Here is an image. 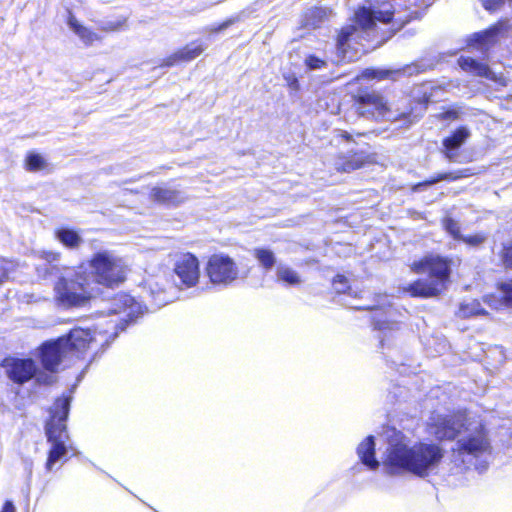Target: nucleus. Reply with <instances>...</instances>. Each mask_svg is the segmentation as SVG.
I'll use <instances>...</instances> for the list:
<instances>
[{
	"label": "nucleus",
	"instance_id": "f257e3e1",
	"mask_svg": "<svg viewBox=\"0 0 512 512\" xmlns=\"http://www.w3.org/2000/svg\"><path fill=\"white\" fill-rule=\"evenodd\" d=\"M428 431L439 440L456 439L451 451L452 463L460 469L474 467L484 471L491 456V443L481 420L466 414L435 415L428 423Z\"/></svg>",
	"mask_w": 512,
	"mask_h": 512
},
{
	"label": "nucleus",
	"instance_id": "412c9836",
	"mask_svg": "<svg viewBox=\"0 0 512 512\" xmlns=\"http://www.w3.org/2000/svg\"><path fill=\"white\" fill-rule=\"evenodd\" d=\"M374 452L375 443L373 436H368L357 448V454L362 463L372 470L379 467V462L375 459Z\"/></svg>",
	"mask_w": 512,
	"mask_h": 512
},
{
	"label": "nucleus",
	"instance_id": "9b49d317",
	"mask_svg": "<svg viewBox=\"0 0 512 512\" xmlns=\"http://www.w3.org/2000/svg\"><path fill=\"white\" fill-rule=\"evenodd\" d=\"M238 267L234 260L224 254L212 255L206 266V273L211 283L229 285L238 277Z\"/></svg>",
	"mask_w": 512,
	"mask_h": 512
},
{
	"label": "nucleus",
	"instance_id": "49530a36",
	"mask_svg": "<svg viewBox=\"0 0 512 512\" xmlns=\"http://www.w3.org/2000/svg\"><path fill=\"white\" fill-rule=\"evenodd\" d=\"M224 27H227V23L223 24L220 29H223Z\"/></svg>",
	"mask_w": 512,
	"mask_h": 512
},
{
	"label": "nucleus",
	"instance_id": "423d86ee",
	"mask_svg": "<svg viewBox=\"0 0 512 512\" xmlns=\"http://www.w3.org/2000/svg\"><path fill=\"white\" fill-rule=\"evenodd\" d=\"M71 397L58 398L51 410V419L46 425L48 441L52 443L49 451L46 469L51 471L56 462L62 460L67 454L65 445L68 439L65 420L68 416Z\"/></svg>",
	"mask_w": 512,
	"mask_h": 512
},
{
	"label": "nucleus",
	"instance_id": "a878e982",
	"mask_svg": "<svg viewBox=\"0 0 512 512\" xmlns=\"http://www.w3.org/2000/svg\"><path fill=\"white\" fill-rule=\"evenodd\" d=\"M60 253L58 252H44L43 258L48 262V265H45L44 267L38 268L39 275H43L44 277H47L48 275H58L60 274V268L54 265V263L58 262L60 259Z\"/></svg>",
	"mask_w": 512,
	"mask_h": 512
},
{
	"label": "nucleus",
	"instance_id": "ddd939ff",
	"mask_svg": "<svg viewBox=\"0 0 512 512\" xmlns=\"http://www.w3.org/2000/svg\"><path fill=\"white\" fill-rule=\"evenodd\" d=\"M174 271L182 284L192 287L200 277L198 259L190 253L184 254L177 260Z\"/></svg>",
	"mask_w": 512,
	"mask_h": 512
},
{
	"label": "nucleus",
	"instance_id": "4be33fe9",
	"mask_svg": "<svg viewBox=\"0 0 512 512\" xmlns=\"http://www.w3.org/2000/svg\"><path fill=\"white\" fill-rule=\"evenodd\" d=\"M499 290L502 298L496 296H485L484 301L493 309H499L502 306L512 307V280L499 284Z\"/></svg>",
	"mask_w": 512,
	"mask_h": 512
},
{
	"label": "nucleus",
	"instance_id": "4c0bfd02",
	"mask_svg": "<svg viewBox=\"0 0 512 512\" xmlns=\"http://www.w3.org/2000/svg\"><path fill=\"white\" fill-rule=\"evenodd\" d=\"M333 286L337 293H346L350 290V287L347 285V279L343 275H337L333 280Z\"/></svg>",
	"mask_w": 512,
	"mask_h": 512
},
{
	"label": "nucleus",
	"instance_id": "a19ab883",
	"mask_svg": "<svg viewBox=\"0 0 512 512\" xmlns=\"http://www.w3.org/2000/svg\"><path fill=\"white\" fill-rule=\"evenodd\" d=\"M286 80H287L288 86L291 89H293V90H298L299 89V82H298V79L295 76H290Z\"/></svg>",
	"mask_w": 512,
	"mask_h": 512
},
{
	"label": "nucleus",
	"instance_id": "6e6552de",
	"mask_svg": "<svg viewBox=\"0 0 512 512\" xmlns=\"http://www.w3.org/2000/svg\"><path fill=\"white\" fill-rule=\"evenodd\" d=\"M332 143L336 145L345 144L346 153H340L333 161V167L338 172L350 173L372 162V156L367 152L353 149L352 145L355 142L352 136L346 131H336L332 138Z\"/></svg>",
	"mask_w": 512,
	"mask_h": 512
},
{
	"label": "nucleus",
	"instance_id": "dca6fc26",
	"mask_svg": "<svg viewBox=\"0 0 512 512\" xmlns=\"http://www.w3.org/2000/svg\"><path fill=\"white\" fill-rule=\"evenodd\" d=\"M67 341V350L70 354L81 353L86 350L92 341L96 340L95 333L88 329L75 328L64 338Z\"/></svg>",
	"mask_w": 512,
	"mask_h": 512
},
{
	"label": "nucleus",
	"instance_id": "1a4fd4ad",
	"mask_svg": "<svg viewBox=\"0 0 512 512\" xmlns=\"http://www.w3.org/2000/svg\"><path fill=\"white\" fill-rule=\"evenodd\" d=\"M1 365L9 379L18 384H24L33 377L39 384H51L54 381L52 374L38 373L32 359L6 358Z\"/></svg>",
	"mask_w": 512,
	"mask_h": 512
},
{
	"label": "nucleus",
	"instance_id": "cd10ccee",
	"mask_svg": "<svg viewBox=\"0 0 512 512\" xmlns=\"http://www.w3.org/2000/svg\"><path fill=\"white\" fill-rule=\"evenodd\" d=\"M399 74L397 70H388V69H375V68H367L365 69L357 79H376L383 80L388 78H393L394 75Z\"/></svg>",
	"mask_w": 512,
	"mask_h": 512
},
{
	"label": "nucleus",
	"instance_id": "bb28decb",
	"mask_svg": "<svg viewBox=\"0 0 512 512\" xmlns=\"http://www.w3.org/2000/svg\"><path fill=\"white\" fill-rule=\"evenodd\" d=\"M253 256L257 259L260 265L266 270L272 269L276 263V257L274 253L266 248H255L253 250Z\"/></svg>",
	"mask_w": 512,
	"mask_h": 512
},
{
	"label": "nucleus",
	"instance_id": "5701e85b",
	"mask_svg": "<svg viewBox=\"0 0 512 512\" xmlns=\"http://www.w3.org/2000/svg\"><path fill=\"white\" fill-rule=\"evenodd\" d=\"M167 281L164 278L150 280L148 282L149 290L154 303L157 307L167 304L171 299L167 295Z\"/></svg>",
	"mask_w": 512,
	"mask_h": 512
},
{
	"label": "nucleus",
	"instance_id": "9d476101",
	"mask_svg": "<svg viewBox=\"0 0 512 512\" xmlns=\"http://www.w3.org/2000/svg\"><path fill=\"white\" fill-rule=\"evenodd\" d=\"M357 113L365 118L375 120L396 121L400 115H395L384 98L376 92H363L355 98Z\"/></svg>",
	"mask_w": 512,
	"mask_h": 512
},
{
	"label": "nucleus",
	"instance_id": "f704fd0d",
	"mask_svg": "<svg viewBox=\"0 0 512 512\" xmlns=\"http://www.w3.org/2000/svg\"><path fill=\"white\" fill-rule=\"evenodd\" d=\"M487 239V235L484 233H476L473 235H461V238L458 241H462L466 245L470 247H479L482 245Z\"/></svg>",
	"mask_w": 512,
	"mask_h": 512
},
{
	"label": "nucleus",
	"instance_id": "2eb2a0df",
	"mask_svg": "<svg viewBox=\"0 0 512 512\" xmlns=\"http://www.w3.org/2000/svg\"><path fill=\"white\" fill-rule=\"evenodd\" d=\"M150 197L153 201L167 206H177L187 200V196L182 190L168 185L153 187Z\"/></svg>",
	"mask_w": 512,
	"mask_h": 512
},
{
	"label": "nucleus",
	"instance_id": "c756f323",
	"mask_svg": "<svg viewBox=\"0 0 512 512\" xmlns=\"http://www.w3.org/2000/svg\"><path fill=\"white\" fill-rule=\"evenodd\" d=\"M485 310L481 307V304L477 300H471L464 302L460 305L458 314L460 317L467 318L475 315L484 314Z\"/></svg>",
	"mask_w": 512,
	"mask_h": 512
},
{
	"label": "nucleus",
	"instance_id": "72a5a7b5",
	"mask_svg": "<svg viewBox=\"0 0 512 512\" xmlns=\"http://www.w3.org/2000/svg\"><path fill=\"white\" fill-rule=\"evenodd\" d=\"M442 226L444 230L453 237L455 240H459L461 238L460 232V224L458 221L453 218L446 216L442 219Z\"/></svg>",
	"mask_w": 512,
	"mask_h": 512
},
{
	"label": "nucleus",
	"instance_id": "473e14b6",
	"mask_svg": "<svg viewBox=\"0 0 512 512\" xmlns=\"http://www.w3.org/2000/svg\"><path fill=\"white\" fill-rule=\"evenodd\" d=\"M375 328L379 330L383 337L379 335L380 342L383 345L384 337L387 335L386 331L391 333L398 330V323L390 320L375 319Z\"/></svg>",
	"mask_w": 512,
	"mask_h": 512
},
{
	"label": "nucleus",
	"instance_id": "f3484780",
	"mask_svg": "<svg viewBox=\"0 0 512 512\" xmlns=\"http://www.w3.org/2000/svg\"><path fill=\"white\" fill-rule=\"evenodd\" d=\"M205 48L206 47L201 42H191L164 59L162 66H174L181 62L192 61L201 55Z\"/></svg>",
	"mask_w": 512,
	"mask_h": 512
},
{
	"label": "nucleus",
	"instance_id": "7c9ffc66",
	"mask_svg": "<svg viewBox=\"0 0 512 512\" xmlns=\"http://www.w3.org/2000/svg\"><path fill=\"white\" fill-rule=\"evenodd\" d=\"M304 66L308 71H318L327 68L328 63L325 58L319 57L315 54H307L304 57Z\"/></svg>",
	"mask_w": 512,
	"mask_h": 512
},
{
	"label": "nucleus",
	"instance_id": "ea45409f",
	"mask_svg": "<svg viewBox=\"0 0 512 512\" xmlns=\"http://www.w3.org/2000/svg\"><path fill=\"white\" fill-rule=\"evenodd\" d=\"M503 261L507 267L512 268V242L504 247Z\"/></svg>",
	"mask_w": 512,
	"mask_h": 512
},
{
	"label": "nucleus",
	"instance_id": "4468645a",
	"mask_svg": "<svg viewBox=\"0 0 512 512\" xmlns=\"http://www.w3.org/2000/svg\"><path fill=\"white\" fill-rule=\"evenodd\" d=\"M506 31V24L499 23L485 31L473 34L468 40V46L475 47L485 53L496 43L498 37Z\"/></svg>",
	"mask_w": 512,
	"mask_h": 512
},
{
	"label": "nucleus",
	"instance_id": "c85d7f7f",
	"mask_svg": "<svg viewBox=\"0 0 512 512\" xmlns=\"http://www.w3.org/2000/svg\"><path fill=\"white\" fill-rule=\"evenodd\" d=\"M472 174H473V172L469 168L461 169V170H458L455 172L441 173L437 177L426 181L424 184L432 185V184L438 183L439 181H442V180L455 181V180H458L461 178L469 177Z\"/></svg>",
	"mask_w": 512,
	"mask_h": 512
},
{
	"label": "nucleus",
	"instance_id": "0eeeda50",
	"mask_svg": "<svg viewBox=\"0 0 512 512\" xmlns=\"http://www.w3.org/2000/svg\"><path fill=\"white\" fill-rule=\"evenodd\" d=\"M74 276L71 278V271L65 269L54 286L55 298L64 307L83 305L95 292L86 272L80 271Z\"/></svg>",
	"mask_w": 512,
	"mask_h": 512
},
{
	"label": "nucleus",
	"instance_id": "a18cd8bd",
	"mask_svg": "<svg viewBox=\"0 0 512 512\" xmlns=\"http://www.w3.org/2000/svg\"><path fill=\"white\" fill-rule=\"evenodd\" d=\"M7 278L6 270L0 266V284Z\"/></svg>",
	"mask_w": 512,
	"mask_h": 512
},
{
	"label": "nucleus",
	"instance_id": "39448f33",
	"mask_svg": "<svg viewBox=\"0 0 512 512\" xmlns=\"http://www.w3.org/2000/svg\"><path fill=\"white\" fill-rule=\"evenodd\" d=\"M90 273H86L92 286L99 284L113 288L126 280L128 265L125 260L109 250H101L89 260Z\"/></svg>",
	"mask_w": 512,
	"mask_h": 512
},
{
	"label": "nucleus",
	"instance_id": "58836bf2",
	"mask_svg": "<svg viewBox=\"0 0 512 512\" xmlns=\"http://www.w3.org/2000/svg\"><path fill=\"white\" fill-rule=\"evenodd\" d=\"M481 2L486 10L495 11L504 3V0H481Z\"/></svg>",
	"mask_w": 512,
	"mask_h": 512
},
{
	"label": "nucleus",
	"instance_id": "37998d69",
	"mask_svg": "<svg viewBox=\"0 0 512 512\" xmlns=\"http://www.w3.org/2000/svg\"><path fill=\"white\" fill-rule=\"evenodd\" d=\"M1 512H16V509L11 501H6Z\"/></svg>",
	"mask_w": 512,
	"mask_h": 512
},
{
	"label": "nucleus",
	"instance_id": "7ed1b4c3",
	"mask_svg": "<svg viewBox=\"0 0 512 512\" xmlns=\"http://www.w3.org/2000/svg\"><path fill=\"white\" fill-rule=\"evenodd\" d=\"M388 447L383 465L389 473L410 472L425 477L440 464L444 451L435 443L419 442L413 446L409 439L394 428L386 431Z\"/></svg>",
	"mask_w": 512,
	"mask_h": 512
},
{
	"label": "nucleus",
	"instance_id": "20e7f679",
	"mask_svg": "<svg viewBox=\"0 0 512 512\" xmlns=\"http://www.w3.org/2000/svg\"><path fill=\"white\" fill-rule=\"evenodd\" d=\"M451 260L439 255H427L414 261L411 270L417 274H428L429 279L417 280L405 290L412 296L434 297L442 293L449 282Z\"/></svg>",
	"mask_w": 512,
	"mask_h": 512
},
{
	"label": "nucleus",
	"instance_id": "393cba45",
	"mask_svg": "<svg viewBox=\"0 0 512 512\" xmlns=\"http://www.w3.org/2000/svg\"><path fill=\"white\" fill-rule=\"evenodd\" d=\"M277 280L288 285H299L301 284V277L292 268L286 265H278L276 270Z\"/></svg>",
	"mask_w": 512,
	"mask_h": 512
},
{
	"label": "nucleus",
	"instance_id": "a211bd4d",
	"mask_svg": "<svg viewBox=\"0 0 512 512\" xmlns=\"http://www.w3.org/2000/svg\"><path fill=\"white\" fill-rule=\"evenodd\" d=\"M458 64L462 70L475 76L484 77L486 79L497 82L501 77L497 75L484 63L477 62L473 58L461 56Z\"/></svg>",
	"mask_w": 512,
	"mask_h": 512
},
{
	"label": "nucleus",
	"instance_id": "f03ea898",
	"mask_svg": "<svg viewBox=\"0 0 512 512\" xmlns=\"http://www.w3.org/2000/svg\"><path fill=\"white\" fill-rule=\"evenodd\" d=\"M376 21L391 23L389 35L382 37L380 43L386 41L400 30L409 19L395 16L393 4L389 1L378 3L372 8L361 7L355 13V24L345 26L337 36L336 51L338 61L351 62L364 52V43L378 39Z\"/></svg>",
	"mask_w": 512,
	"mask_h": 512
},
{
	"label": "nucleus",
	"instance_id": "aec40b11",
	"mask_svg": "<svg viewBox=\"0 0 512 512\" xmlns=\"http://www.w3.org/2000/svg\"><path fill=\"white\" fill-rule=\"evenodd\" d=\"M67 24L85 45L89 46L101 40V37L96 32L81 24L72 14H69Z\"/></svg>",
	"mask_w": 512,
	"mask_h": 512
},
{
	"label": "nucleus",
	"instance_id": "f8f14e48",
	"mask_svg": "<svg viewBox=\"0 0 512 512\" xmlns=\"http://www.w3.org/2000/svg\"><path fill=\"white\" fill-rule=\"evenodd\" d=\"M68 355H70V353L67 350V341H65L64 338L45 343L41 348L42 364L44 368L50 372H55Z\"/></svg>",
	"mask_w": 512,
	"mask_h": 512
},
{
	"label": "nucleus",
	"instance_id": "b1692460",
	"mask_svg": "<svg viewBox=\"0 0 512 512\" xmlns=\"http://www.w3.org/2000/svg\"><path fill=\"white\" fill-rule=\"evenodd\" d=\"M55 237L67 248L77 249L83 243L82 236L75 230L60 228L55 231Z\"/></svg>",
	"mask_w": 512,
	"mask_h": 512
},
{
	"label": "nucleus",
	"instance_id": "c03bdc74",
	"mask_svg": "<svg viewBox=\"0 0 512 512\" xmlns=\"http://www.w3.org/2000/svg\"><path fill=\"white\" fill-rule=\"evenodd\" d=\"M458 117V114L456 111H447L443 114L444 119H456Z\"/></svg>",
	"mask_w": 512,
	"mask_h": 512
},
{
	"label": "nucleus",
	"instance_id": "c9c22d12",
	"mask_svg": "<svg viewBox=\"0 0 512 512\" xmlns=\"http://www.w3.org/2000/svg\"><path fill=\"white\" fill-rule=\"evenodd\" d=\"M118 302L122 303L123 304V309H119V310H114L115 313H120V312H126V310H129L127 312V316H132V314L134 313V305H135V301L132 297H130L129 295H120L118 296V298L116 299Z\"/></svg>",
	"mask_w": 512,
	"mask_h": 512
},
{
	"label": "nucleus",
	"instance_id": "79ce46f5",
	"mask_svg": "<svg viewBox=\"0 0 512 512\" xmlns=\"http://www.w3.org/2000/svg\"><path fill=\"white\" fill-rule=\"evenodd\" d=\"M312 13L314 16L318 17L319 20L327 16V10L322 8H316Z\"/></svg>",
	"mask_w": 512,
	"mask_h": 512
},
{
	"label": "nucleus",
	"instance_id": "e433bc0d",
	"mask_svg": "<svg viewBox=\"0 0 512 512\" xmlns=\"http://www.w3.org/2000/svg\"><path fill=\"white\" fill-rule=\"evenodd\" d=\"M125 22V19L105 22L99 26V30L104 32H115L120 30L125 25Z\"/></svg>",
	"mask_w": 512,
	"mask_h": 512
},
{
	"label": "nucleus",
	"instance_id": "6ab92c4d",
	"mask_svg": "<svg viewBox=\"0 0 512 512\" xmlns=\"http://www.w3.org/2000/svg\"><path fill=\"white\" fill-rule=\"evenodd\" d=\"M469 137L470 131L465 127H460L443 140L444 153L449 161H456L457 155L454 151L461 147Z\"/></svg>",
	"mask_w": 512,
	"mask_h": 512
},
{
	"label": "nucleus",
	"instance_id": "2f4dec72",
	"mask_svg": "<svg viewBox=\"0 0 512 512\" xmlns=\"http://www.w3.org/2000/svg\"><path fill=\"white\" fill-rule=\"evenodd\" d=\"M46 160L37 153H29L26 157V167L29 171H40L46 167Z\"/></svg>",
	"mask_w": 512,
	"mask_h": 512
}]
</instances>
